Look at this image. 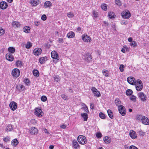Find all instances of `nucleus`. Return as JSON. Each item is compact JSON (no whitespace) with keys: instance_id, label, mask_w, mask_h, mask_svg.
<instances>
[{"instance_id":"nucleus-31","label":"nucleus","mask_w":149,"mask_h":149,"mask_svg":"<svg viewBox=\"0 0 149 149\" xmlns=\"http://www.w3.org/2000/svg\"><path fill=\"white\" fill-rule=\"evenodd\" d=\"M44 5L46 8L47 7L50 8L52 6V3L49 1H46Z\"/></svg>"},{"instance_id":"nucleus-49","label":"nucleus","mask_w":149,"mask_h":149,"mask_svg":"<svg viewBox=\"0 0 149 149\" xmlns=\"http://www.w3.org/2000/svg\"><path fill=\"white\" fill-rule=\"evenodd\" d=\"M61 96V97L64 100H67L68 99L67 96L65 94H62Z\"/></svg>"},{"instance_id":"nucleus-17","label":"nucleus","mask_w":149,"mask_h":149,"mask_svg":"<svg viewBox=\"0 0 149 149\" xmlns=\"http://www.w3.org/2000/svg\"><path fill=\"white\" fill-rule=\"evenodd\" d=\"M8 6L7 3L5 1L0 2V8L2 10L6 9Z\"/></svg>"},{"instance_id":"nucleus-59","label":"nucleus","mask_w":149,"mask_h":149,"mask_svg":"<svg viewBox=\"0 0 149 149\" xmlns=\"http://www.w3.org/2000/svg\"><path fill=\"white\" fill-rule=\"evenodd\" d=\"M129 149H138V148L134 146H130Z\"/></svg>"},{"instance_id":"nucleus-18","label":"nucleus","mask_w":149,"mask_h":149,"mask_svg":"<svg viewBox=\"0 0 149 149\" xmlns=\"http://www.w3.org/2000/svg\"><path fill=\"white\" fill-rule=\"evenodd\" d=\"M142 122L143 124L146 125H148L149 124V120L146 117L143 116L141 118Z\"/></svg>"},{"instance_id":"nucleus-6","label":"nucleus","mask_w":149,"mask_h":149,"mask_svg":"<svg viewBox=\"0 0 149 149\" xmlns=\"http://www.w3.org/2000/svg\"><path fill=\"white\" fill-rule=\"evenodd\" d=\"M122 16L123 18L127 19L131 16V14L129 11L127 10L122 13Z\"/></svg>"},{"instance_id":"nucleus-11","label":"nucleus","mask_w":149,"mask_h":149,"mask_svg":"<svg viewBox=\"0 0 149 149\" xmlns=\"http://www.w3.org/2000/svg\"><path fill=\"white\" fill-rule=\"evenodd\" d=\"M135 78L132 77H129L127 78V81L128 83L131 85H134L136 81Z\"/></svg>"},{"instance_id":"nucleus-48","label":"nucleus","mask_w":149,"mask_h":149,"mask_svg":"<svg viewBox=\"0 0 149 149\" xmlns=\"http://www.w3.org/2000/svg\"><path fill=\"white\" fill-rule=\"evenodd\" d=\"M68 17L70 18H72L74 17V15L72 13L70 12L67 13Z\"/></svg>"},{"instance_id":"nucleus-21","label":"nucleus","mask_w":149,"mask_h":149,"mask_svg":"<svg viewBox=\"0 0 149 149\" xmlns=\"http://www.w3.org/2000/svg\"><path fill=\"white\" fill-rule=\"evenodd\" d=\"M17 90L19 92H22L24 91L25 87L23 85H17L16 86Z\"/></svg>"},{"instance_id":"nucleus-22","label":"nucleus","mask_w":149,"mask_h":149,"mask_svg":"<svg viewBox=\"0 0 149 149\" xmlns=\"http://www.w3.org/2000/svg\"><path fill=\"white\" fill-rule=\"evenodd\" d=\"M47 58V56L40 57L39 59V61L41 64H43L45 63V61L48 60Z\"/></svg>"},{"instance_id":"nucleus-42","label":"nucleus","mask_w":149,"mask_h":149,"mask_svg":"<svg viewBox=\"0 0 149 149\" xmlns=\"http://www.w3.org/2000/svg\"><path fill=\"white\" fill-rule=\"evenodd\" d=\"M130 45L131 46H133L134 47H135L137 46V43L134 41H133L131 43H130Z\"/></svg>"},{"instance_id":"nucleus-46","label":"nucleus","mask_w":149,"mask_h":149,"mask_svg":"<svg viewBox=\"0 0 149 149\" xmlns=\"http://www.w3.org/2000/svg\"><path fill=\"white\" fill-rule=\"evenodd\" d=\"M120 101L118 98L116 99L115 100V103L116 106H118L120 104Z\"/></svg>"},{"instance_id":"nucleus-47","label":"nucleus","mask_w":149,"mask_h":149,"mask_svg":"<svg viewBox=\"0 0 149 149\" xmlns=\"http://www.w3.org/2000/svg\"><path fill=\"white\" fill-rule=\"evenodd\" d=\"M10 137L9 136H7L3 138V140L5 142H7L10 141Z\"/></svg>"},{"instance_id":"nucleus-27","label":"nucleus","mask_w":149,"mask_h":149,"mask_svg":"<svg viewBox=\"0 0 149 149\" xmlns=\"http://www.w3.org/2000/svg\"><path fill=\"white\" fill-rule=\"evenodd\" d=\"M13 130V128L12 127V125L10 124H9L6 128L5 130L6 132H8L12 131Z\"/></svg>"},{"instance_id":"nucleus-44","label":"nucleus","mask_w":149,"mask_h":149,"mask_svg":"<svg viewBox=\"0 0 149 149\" xmlns=\"http://www.w3.org/2000/svg\"><path fill=\"white\" fill-rule=\"evenodd\" d=\"M125 67L123 65L121 64L120 65L119 69L120 70V71L121 72H123L124 70V68Z\"/></svg>"},{"instance_id":"nucleus-15","label":"nucleus","mask_w":149,"mask_h":149,"mask_svg":"<svg viewBox=\"0 0 149 149\" xmlns=\"http://www.w3.org/2000/svg\"><path fill=\"white\" fill-rule=\"evenodd\" d=\"M38 132V129L35 127H31L29 130V132L32 135L36 134Z\"/></svg>"},{"instance_id":"nucleus-10","label":"nucleus","mask_w":149,"mask_h":149,"mask_svg":"<svg viewBox=\"0 0 149 149\" xmlns=\"http://www.w3.org/2000/svg\"><path fill=\"white\" fill-rule=\"evenodd\" d=\"M82 39L83 41L85 42H90L91 41V38L87 34H84L82 36Z\"/></svg>"},{"instance_id":"nucleus-45","label":"nucleus","mask_w":149,"mask_h":149,"mask_svg":"<svg viewBox=\"0 0 149 149\" xmlns=\"http://www.w3.org/2000/svg\"><path fill=\"white\" fill-rule=\"evenodd\" d=\"M41 100L43 102L46 101L47 100V97L45 95H42L41 97Z\"/></svg>"},{"instance_id":"nucleus-3","label":"nucleus","mask_w":149,"mask_h":149,"mask_svg":"<svg viewBox=\"0 0 149 149\" xmlns=\"http://www.w3.org/2000/svg\"><path fill=\"white\" fill-rule=\"evenodd\" d=\"M78 141L79 143L82 145H84L86 143L87 141L85 136L80 135L78 136L77 138Z\"/></svg>"},{"instance_id":"nucleus-12","label":"nucleus","mask_w":149,"mask_h":149,"mask_svg":"<svg viewBox=\"0 0 149 149\" xmlns=\"http://www.w3.org/2000/svg\"><path fill=\"white\" fill-rule=\"evenodd\" d=\"M138 96L141 101L143 102H145L146 100L147 97L146 95L143 92H140L138 94Z\"/></svg>"},{"instance_id":"nucleus-24","label":"nucleus","mask_w":149,"mask_h":149,"mask_svg":"<svg viewBox=\"0 0 149 149\" xmlns=\"http://www.w3.org/2000/svg\"><path fill=\"white\" fill-rule=\"evenodd\" d=\"M75 35L74 33L72 31H70L67 34V36L68 38H74Z\"/></svg>"},{"instance_id":"nucleus-14","label":"nucleus","mask_w":149,"mask_h":149,"mask_svg":"<svg viewBox=\"0 0 149 149\" xmlns=\"http://www.w3.org/2000/svg\"><path fill=\"white\" fill-rule=\"evenodd\" d=\"M72 147L74 149H77L80 148V146L78 144L77 141L75 139H74L72 141Z\"/></svg>"},{"instance_id":"nucleus-13","label":"nucleus","mask_w":149,"mask_h":149,"mask_svg":"<svg viewBox=\"0 0 149 149\" xmlns=\"http://www.w3.org/2000/svg\"><path fill=\"white\" fill-rule=\"evenodd\" d=\"M6 59L10 61H12L14 59L13 55L10 53H8L6 55Z\"/></svg>"},{"instance_id":"nucleus-51","label":"nucleus","mask_w":149,"mask_h":149,"mask_svg":"<svg viewBox=\"0 0 149 149\" xmlns=\"http://www.w3.org/2000/svg\"><path fill=\"white\" fill-rule=\"evenodd\" d=\"M93 15L94 16V17L96 18L98 17V13L96 12L94 10L93 11Z\"/></svg>"},{"instance_id":"nucleus-19","label":"nucleus","mask_w":149,"mask_h":149,"mask_svg":"<svg viewBox=\"0 0 149 149\" xmlns=\"http://www.w3.org/2000/svg\"><path fill=\"white\" fill-rule=\"evenodd\" d=\"M42 52V49L39 48H35L33 51L34 54L36 56H38L41 54Z\"/></svg>"},{"instance_id":"nucleus-25","label":"nucleus","mask_w":149,"mask_h":149,"mask_svg":"<svg viewBox=\"0 0 149 149\" xmlns=\"http://www.w3.org/2000/svg\"><path fill=\"white\" fill-rule=\"evenodd\" d=\"M130 135L131 137L133 139H135L137 137L136 132L133 130H132V132H131L130 133Z\"/></svg>"},{"instance_id":"nucleus-39","label":"nucleus","mask_w":149,"mask_h":149,"mask_svg":"<svg viewBox=\"0 0 149 149\" xmlns=\"http://www.w3.org/2000/svg\"><path fill=\"white\" fill-rule=\"evenodd\" d=\"M23 81L26 85L29 86L30 85V81L28 78H25L24 79Z\"/></svg>"},{"instance_id":"nucleus-30","label":"nucleus","mask_w":149,"mask_h":149,"mask_svg":"<svg viewBox=\"0 0 149 149\" xmlns=\"http://www.w3.org/2000/svg\"><path fill=\"white\" fill-rule=\"evenodd\" d=\"M11 144L13 146L15 147L18 145L19 142L18 140L15 139L13 140L11 142Z\"/></svg>"},{"instance_id":"nucleus-7","label":"nucleus","mask_w":149,"mask_h":149,"mask_svg":"<svg viewBox=\"0 0 149 149\" xmlns=\"http://www.w3.org/2000/svg\"><path fill=\"white\" fill-rule=\"evenodd\" d=\"M11 74L14 77H18L20 74V71L17 68H14L12 71Z\"/></svg>"},{"instance_id":"nucleus-43","label":"nucleus","mask_w":149,"mask_h":149,"mask_svg":"<svg viewBox=\"0 0 149 149\" xmlns=\"http://www.w3.org/2000/svg\"><path fill=\"white\" fill-rule=\"evenodd\" d=\"M136 97L134 95H131V96L130 97V99L134 102H135L136 101Z\"/></svg>"},{"instance_id":"nucleus-28","label":"nucleus","mask_w":149,"mask_h":149,"mask_svg":"<svg viewBox=\"0 0 149 149\" xmlns=\"http://www.w3.org/2000/svg\"><path fill=\"white\" fill-rule=\"evenodd\" d=\"M30 27L29 26H26L24 27L23 31L25 33H28L30 32Z\"/></svg>"},{"instance_id":"nucleus-35","label":"nucleus","mask_w":149,"mask_h":149,"mask_svg":"<svg viewBox=\"0 0 149 149\" xmlns=\"http://www.w3.org/2000/svg\"><path fill=\"white\" fill-rule=\"evenodd\" d=\"M33 74L34 76L37 77H38L39 76V73L38 70L34 69L33 70Z\"/></svg>"},{"instance_id":"nucleus-36","label":"nucleus","mask_w":149,"mask_h":149,"mask_svg":"<svg viewBox=\"0 0 149 149\" xmlns=\"http://www.w3.org/2000/svg\"><path fill=\"white\" fill-rule=\"evenodd\" d=\"M133 93L132 90L130 89H128L126 90V94L127 96H129L132 95Z\"/></svg>"},{"instance_id":"nucleus-1","label":"nucleus","mask_w":149,"mask_h":149,"mask_svg":"<svg viewBox=\"0 0 149 149\" xmlns=\"http://www.w3.org/2000/svg\"><path fill=\"white\" fill-rule=\"evenodd\" d=\"M135 85L136 90L137 91H141L143 88V83L142 81L140 79L137 80L136 82L135 83Z\"/></svg>"},{"instance_id":"nucleus-56","label":"nucleus","mask_w":149,"mask_h":149,"mask_svg":"<svg viewBox=\"0 0 149 149\" xmlns=\"http://www.w3.org/2000/svg\"><path fill=\"white\" fill-rule=\"evenodd\" d=\"M41 19L43 21H45L47 19V16L45 15L44 14L42 16Z\"/></svg>"},{"instance_id":"nucleus-40","label":"nucleus","mask_w":149,"mask_h":149,"mask_svg":"<svg viewBox=\"0 0 149 149\" xmlns=\"http://www.w3.org/2000/svg\"><path fill=\"white\" fill-rule=\"evenodd\" d=\"M101 7V8L104 10L106 11L107 9V6L105 3H104L103 4H102Z\"/></svg>"},{"instance_id":"nucleus-61","label":"nucleus","mask_w":149,"mask_h":149,"mask_svg":"<svg viewBox=\"0 0 149 149\" xmlns=\"http://www.w3.org/2000/svg\"><path fill=\"white\" fill-rule=\"evenodd\" d=\"M67 127L65 125L63 124L60 126V127L62 129H65Z\"/></svg>"},{"instance_id":"nucleus-38","label":"nucleus","mask_w":149,"mask_h":149,"mask_svg":"<svg viewBox=\"0 0 149 149\" xmlns=\"http://www.w3.org/2000/svg\"><path fill=\"white\" fill-rule=\"evenodd\" d=\"M32 46V44L30 42L28 41L25 45V47L26 49H29Z\"/></svg>"},{"instance_id":"nucleus-8","label":"nucleus","mask_w":149,"mask_h":149,"mask_svg":"<svg viewBox=\"0 0 149 149\" xmlns=\"http://www.w3.org/2000/svg\"><path fill=\"white\" fill-rule=\"evenodd\" d=\"M35 114L39 117H41L43 113L41 109L39 108H36L35 110Z\"/></svg>"},{"instance_id":"nucleus-50","label":"nucleus","mask_w":149,"mask_h":149,"mask_svg":"<svg viewBox=\"0 0 149 149\" xmlns=\"http://www.w3.org/2000/svg\"><path fill=\"white\" fill-rule=\"evenodd\" d=\"M142 116H143L141 115H137L136 116V120H141V118Z\"/></svg>"},{"instance_id":"nucleus-32","label":"nucleus","mask_w":149,"mask_h":149,"mask_svg":"<svg viewBox=\"0 0 149 149\" xmlns=\"http://www.w3.org/2000/svg\"><path fill=\"white\" fill-rule=\"evenodd\" d=\"M102 73L105 77H108L109 76V73L108 70L104 69L102 70Z\"/></svg>"},{"instance_id":"nucleus-41","label":"nucleus","mask_w":149,"mask_h":149,"mask_svg":"<svg viewBox=\"0 0 149 149\" xmlns=\"http://www.w3.org/2000/svg\"><path fill=\"white\" fill-rule=\"evenodd\" d=\"M99 116L102 119H104L106 118L105 115L102 112H100L99 113Z\"/></svg>"},{"instance_id":"nucleus-29","label":"nucleus","mask_w":149,"mask_h":149,"mask_svg":"<svg viewBox=\"0 0 149 149\" xmlns=\"http://www.w3.org/2000/svg\"><path fill=\"white\" fill-rule=\"evenodd\" d=\"M107 112L109 117L113 119V115L112 111L110 109L107 110Z\"/></svg>"},{"instance_id":"nucleus-58","label":"nucleus","mask_w":149,"mask_h":149,"mask_svg":"<svg viewBox=\"0 0 149 149\" xmlns=\"http://www.w3.org/2000/svg\"><path fill=\"white\" fill-rule=\"evenodd\" d=\"M82 108L84 109L85 111L87 112H88L89 111L88 109V107L86 105H85L84 107H82Z\"/></svg>"},{"instance_id":"nucleus-26","label":"nucleus","mask_w":149,"mask_h":149,"mask_svg":"<svg viewBox=\"0 0 149 149\" xmlns=\"http://www.w3.org/2000/svg\"><path fill=\"white\" fill-rule=\"evenodd\" d=\"M81 116L84 118V121L87 120L88 118V115L86 113H82L81 114Z\"/></svg>"},{"instance_id":"nucleus-4","label":"nucleus","mask_w":149,"mask_h":149,"mask_svg":"<svg viewBox=\"0 0 149 149\" xmlns=\"http://www.w3.org/2000/svg\"><path fill=\"white\" fill-rule=\"evenodd\" d=\"M51 56L52 58L55 59L53 60V62L54 63H56L58 61L59 56L58 53L55 51H52L51 53Z\"/></svg>"},{"instance_id":"nucleus-57","label":"nucleus","mask_w":149,"mask_h":149,"mask_svg":"<svg viewBox=\"0 0 149 149\" xmlns=\"http://www.w3.org/2000/svg\"><path fill=\"white\" fill-rule=\"evenodd\" d=\"M138 133L140 136H143L145 135V133L143 132L141 130L139 131Z\"/></svg>"},{"instance_id":"nucleus-52","label":"nucleus","mask_w":149,"mask_h":149,"mask_svg":"<svg viewBox=\"0 0 149 149\" xmlns=\"http://www.w3.org/2000/svg\"><path fill=\"white\" fill-rule=\"evenodd\" d=\"M5 33V31L1 27H0V36L3 35Z\"/></svg>"},{"instance_id":"nucleus-23","label":"nucleus","mask_w":149,"mask_h":149,"mask_svg":"<svg viewBox=\"0 0 149 149\" xmlns=\"http://www.w3.org/2000/svg\"><path fill=\"white\" fill-rule=\"evenodd\" d=\"M103 140L105 143L107 144L110 143L111 141V139L109 137L107 136L104 137Z\"/></svg>"},{"instance_id":"nucleus-33","label":"nucleus","mask_w":149,"mask_h":149,"mask_svg":"<svg viewBox=\"0 0 149 149\" xmlns=\"http://www.w3.org/2000/svg\"><path fill=\"white\" fill-rule=\"evenodd\" d=\"M12 25L13 26H15L17 27H19L21 24L19 22L16 21H14L12 23Z\"/></svg>"},{"instance_id":"nucleus-60","label":"nucleus","mask_w":149,"mask_h":149,"mask_svg":"<svg viewBox=\"0 0 149 149\" xmlns=\"http://www.w3.org/2000/svg\"><path fill=\"white\" fill-rule=\"evenodd\" d=\"M121 24H127V22L126 21L123 20L121 22Z\"/></svg>"},{"instance_id":"nucleus-62","label":"nucleus","mask_w":149,"mask_h":149,"mask_svg":"<svg viewBox=\"0 0 149 149\" xmlns=\"http://www.w3.org/2000/svg\"><path fill=\"white\" fill-rule=\"evenodd\" d=\"M40 24V23L38 21H36L34 22V24L36 26H38Z\"/></svg>"},{"instance_id":"nucleus-5","label":"nucleus","mask_w":149,"mask_h":149,"mask_svg":"<svg viewBox=\"0 0 149 149\" xmlns=\"http://www.w3.org/2000/svg\"><path fill=\"white\" fill-rule=\"evenodd\" d=\"M118 110L119 113L122 116H125L126 114V110L125 107L123 105H120L118 107Z\"/></svg>"},{"instance_id":"nucleus-64","label":"nucleus","mask_w":149,"mask_h":149,"mask_svg":"<svg viewBox=\"0 0 149 149\" xmlns=\"http://www.w3.org/2000/svg\"><path fill=\"white\" fill-rule=\"evenodd\" d=\"M123 47L124 48V49H125V50H126V51H128V50H129L128 48L127 47L126 45H124L123 46Z\"/></svg>"},{"instance_id":"nucleus-54","label":"nucleus","mask_w":149,"mask_h":149,"mask_svg":"<svg viewBox=\"0 0 149 149\" xmlns=\"http://www.w3.org/2000/svg\"><path fill=\"white\" fill-rule=\"evenodd\" d=\"M115 3L118 6H121V3L120 0H115Z\"/></svg>"},{"instance_id":"nucleus-16","label":"nucleus","mask_w":149,"mask_h":149,"mask_svg":"<svg viewBox=\"0 0 149 149\" xmlns=\"http://www.w3.org/2000/svg\"><path fill=\"white\" fill-rule=\"evenodd\" d=\"M10 109L13 111L15 110L17 107V104L15 102H11L9 104Z\"/></svg>"},{"instance_id":"nucleus-2","label":"nucleus","mask_w":149,"mask_h":149,"mask_svg":"<svg viewBox=\"0 0 149 149\" xmlns=\"http://www.w3.org/2000/svg\"><path fill=\"white\" fill-rule=\"evenodd\" d=\"M82 58L84 60L87 61L88 63H89L92 61V57L89 53L87 52L83 55Z\"/></svg>"},{"instance_id":"nucleus-53","label":"nucleus","mask_w":149,"mask_h":149,"mask_svg":"<svg viewBox=\"0 0 149 149\" xmlns=\"http://www.w3.org/2000/svg\"><path fill=\"white\" fill-rule=\"evenodd\" d=\"M96 136L97 138H100L102 136V134L100 132H97L96 134Z\"/></svg>"},{"instance_id":"nucleus-55","label":"nucleus","mask_w":149,"mask_h":149,"mask_svg":"<svg viewBox=\"0 0 149 149\" xmlns=\"http://www.w3.org/2000/svg\"><path fill=\"white\" fill-rule=\"evenodd\" d=\"M112 13H111V12H109L108 13V16L109 18L111 19H113L115 18V17L113 15H112Z\"/></svg>"},{"instance_id":"nucleus-34","label":"nucleus","mask_w":149,"mask_h":149,"mask_svg":"<svg viewBox=\"0 0 149 149\" xmlns=\"http://www.w3.org/2000/svg\"><path fill=\"white\" fill-rule=\"evenodd\" d=\"M15 48L12 47H9L8 49V50L9 52V53H10L12 54V53H14L15 51Z\"/></svg>"},{"instance_id":"nucleus-20","label":"nucleus","mask_w":149,"mask_h":149,"mask_svg":"<svg viewBox=\"0 0 149 149\" xmlns=\"http://www.w3.org/2000/svg\"><path fill=\"white\" fill-rule=\"evenodd\" d=\"M40 3V0H31L30 3L32 7L36 6Z\"/></svg>"},{"instance_id":"nucleus-37","label":"nucleus","mask_w":149,"mask_h":149,"mask_svg":"<svg viewBox=\"0 0 149 149\" xmlns=\"http://www.w3.org/2000/svg\"><path fill=\"white\" fill-rule=\"evenodd\" d=\"M22 62L19 60L17 61L16 62V65L17 67H21L22 65Z\"/></svg>"},{"instance_id":"nucleus-63","label":"nucleus","mask_w":149,"mask_h":149,"mask_svg":"<svg viewBox=\"0 0 149 149\" xmlns=\"http://www.w3.org/2000/svg\"><path fill=\"white\" fill-rule=\"evenodd\" d=\"M90 108L91 109H93L94 108V104L93 103H91L90 104Z\"/></svg>"},{"instance_id":"nucleus-9","label":"nucleus","mask_w":149,"mask_h":149,"mask_svg":"<svg viewBox=\"0 0 149 149\" xmlns=\"http://www.w3.org/2000/svg\"><path fill=\"white\" fill-rule=\"evenodd\" d=\"M91 90L95 96H96L97 97H99L100 96L101 94L100 91H98L95 87H93L91 89Z\"/></svg>"}]
</instances>
